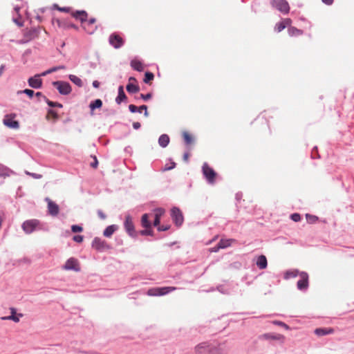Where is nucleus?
Wrapping results in <instances>:
<instances>
[{
  "label": "nucleus",
  "mask_w": 354,
  "mask_h": 354,
  "mask_svg": "<svg viewBox=\"0 0 354 354\" xmlns=\"http://www.w3.org/2000/svg\"><path fill=\"white\" fill-rule=\"evenodd\" d=\"M71 230L74 233L80 232L83 230V228L80 225H73L71 226Z\"/></svg>",
  "instance_id": "79ce46f5"
},
{
  "label": "nucleus",
  "mask_w": 354,
  "mask_h": 354,
  "mask_svg": "<svg viewBox=\"0 0 354 354\" xmlns=\"http://www.w3.org/2000/svg\"><path fill=\"white\" fill-rule=\"evenodd\" d=\"M93 86L94 88H99V86H100V82H99L98 81H97V80L93 81Z\"/></svg>",
  "instance_id": "680f3d73"
},
{
  "label": "nucleus",
  "mask_w": 354,
  "mask_h": 354,
  "mask_svg": "<svg viewBox=\"0 0 354 354\" xmlns=\"http://www.w3.org/2000/svg\"><path fill=\"white\" fill-rule=\"evenodd\" d=\"M273 323L274 324H276V325L283 326V327H284L286 329L289 328V327H288V326L287 324H286L285 323H283V322H282L281 321H274Z\"/></svg>",
  "instance_id": "3c124183"
},
{
  "label": "nucleus",
  "mask_w": 354,
  "mask_h": 354,
  "mask_svg": "<svg viewBox=\"0 0 354 354\" xmlns=\"http://www.w3.org/2000/svg\"><path fill=\"white\" fill-rule=\"evenodd\" d=\"M39 33V30L36 28H31L30 30H26L24 32V40L22 43H26L28 41H30L38 36Z\"/></svg>",
  "instance_id": "2eb2a0df"
},
{
  "label": "nucleus",
  "mask_w": 354,
  "mask_h": 354,
  "mask_svg": "<svg viewBox=\"0 0 354 354\" xmlns=\"http://www.w3.org/2000/svg\"><path fill=\"white\" fill-rule=\"evenodd\" d=\"M106 245V242L98 237L94 238L92 241V247L97 250H103Z\"/></svg>",
  "instance_id": "6ab92c4d"
},
{
  "label": "nucleus",
  "mask_w": 354,
  "mask_h": 354,
  "mask_svg": "<svg viewBox=\"0 0 354 354\" xmlns=\"http://www.w3.org/2000/svg\"><path fill=\"white\" fill-rule=\"evenodd\" d=\"M44 100L48 104V105L50 107H62V104L58 103V102H54L50 100H49L46 97H44Z\"/></svg>",
  "instance_id": "e433bc0d"
},
{
  "label": "nucleus",
  "mask_w": 354,
  "mask_h": 354,
  "mask_svg": "<svg viewBox=\"0 0 354 354\" xmlns=\"http://www.w3.org/2000/svg\"><path fill=\"white\" fill-rule=\"evenodd\" d=\"M68 77L69 80L77 86L82 87L83 86V82L82 80L77 76L75 75H69Z\"/></svg>",
  "instance_id": "7c9ffc66"
},
{
  "label": "nucleus",
  "mask_w": 354,
  "mask_h": 354,
  "mask_svg": "<svg viewBox=\"0 0 354 354\" xmlns=\"http://www.w3.org/2000/svg\"><path fill=\"white\" fill-rule=\"evenodd\" d=\"M124 226L126 232L128 233V234L131 236H136V231L134 225L132 221V218L130 215H127L125 216V221L124 223Z\"/></svg>",
  "instance_id": "9d476101"
},
{
  "label": "nucleus",
  "mask_w": 354,
  "mask_h": 354,
  "mask_svg": "<svg viewBox=\"0 0 354 354\" xmlns=\"http://www.w3.org/2000/svg\"><path fill=\"white\" fill-rule=\"evenodd\" d=\"M261 338L266 340H276L281 343H283L285 339V337L283 335L274 333H264L261 336Z\"/></svg>",
  "instance_id": "f8f14e48"
},
{
  "label": "nucleus",
  "mask_w": 354,
  "mask_h": 354,
  "mask_svg": "<svg viewBox=\"0 0 354 354\" xmlns=\"http://www.w3.org/2000/svg\"><path fill=\"white\" fill-rule=\"evenodd\" d=\"M63 269L66 270L80 271V266L78 260L75 258H69L63 266Z\"/></svg>",
  "instance_id": "6e6552de"
},
{
  "label": "nucleus",
  "mask_w": 354,
  "mask_h": 354,
  "mask_svg": "<svg viewBox=\"0 0 354 354\" xmlns=\"http://www.w3.org/2000/svg\"><path fill=\"white\" fill-rule=\"evenodd\" d=\"M73 16L81 22H84L87 19V13L84 10L76 11L73 14Z\"/></svg>",
  "instance_id": "5701e85b"
},
{
  "label": "nucleus",
  "mask_w": 354,
  "mask_h": 354,
  "mask_svg": "<svg viewBox=\"0 0 354 354\" xmlns=\"http://www.w3.org/2000/svg\"><path fill=\"white\" fill-rule=\"evenodd\" d=\"M299 277L300 279L297 283V287L301 291H306L308 288V274L305 272H301Z\"/></svg>",
  "instance_id": "1a4fd4ad"
},
{
  "label": "nucleus",
  "mask_w": 354,
  "mask_h": 354,
  "mask_svg": "<svg viewBox=\"0 0 354 354\" xmlns=\"http://www.w3.org/2000/svg\"><path fill=\"white\" fill-rule=\"evenodd\" d=\"M97 214L100 218H102V219L106 218V215L101 210H98Z\"/></svg>",
  "instance_id": "4d7b16f0"
},
{
  "label": "nucleus",
  "mask_w": 354,
  "mask_h": 354,
  "mask_svg": "<svg viewBox=\"0 0 354 354\" xmlns=\"http://www.w3.org/2000/svg\"><path fill=\"white\" fill-rule=\"evenodd\" d=\"M58 9L61 11L66 12L69 11V8H67V7L59 8Z\"/></svg>",
  "instance_id": "0e129e2a"
},
{
  "label": "nucleus",
  "mask_w": 354,
  "mask_h": 354,
  "mask_svg": "<svg viewBox=\"0 0 354 354\" xmlns=\"http://www.w3.org/2000/svg\"><path fill=\"white\" fill-rule=\"evenodd\" d=\"M48 114L52 115L53 117H57V113L51 109L48 111Z\"/></svg>",
  "instance_id": "69168bd1"
},
{
  "label": "nucleus",
  "mask_w": 354,
  "mask_h": 354,
  "mask_svg": "<svg viewBox=\"0 0 354 354\" xmlns=\"http://www.w3.org/2000/svg\"><path fill=\"white\" fill-rule=\"evenodd\" d=\"M235 240L230 239H221L218 245L221 249L226 248L231 245L232 242H234Z\"/></svg>",
  "instance_id": "c756f323"
},
{
  "label": "nucleus",
  "mask_w": 354,
  "mask_h": 354,
  "mask_svg": "<svg viewBox=\"0 0 354 354\" xmlns=\"http://www.w3.org/2000/svg\"><path fill=\"white\" fill-rule=\"evenodd\" d=\"M306 217L308 222L310 223H314L318 220V218L316 216L310 215L308 214H307L306 215Z\"/></svg>",
  "instance_id": "ea45409f"
},
{
  "label": "nucleus",
  "mask_w": 354,
  "mask_h": 354,
  "mask_svg": "<svg viewBox=\"0 0 354 354\" xmlns=\"http://www.w3.org/2000/svg\"><path fill=\"white\" fill-rule=\"evenodd\" d=\"M158 227V231H167L168 230L169 228H170V225H158L157 226Z\"/></svg>",
  "instance_id": "a18cd8bd"
},
{
  "label": "nucleus",
  "mask_w": 354,
  "mask_h": 354,
  "mask_svg": "<svg viewBox=\"0 0 354 354\" xmlns=\"http://www.w3.org/2000/svg\"><path fill=\"white\" fill-rule=\"evenodd\" d=\"M109 44L115 48H119L122 46L124 41L122 38L118 35L113 33L109 36Z\"/></svg>",
  "instance_id": "ddd939ff"
},
{
  "label": "nucleus",
  "mask_w": 354,
  "mask_h": 354,
  "mask_svg": "<svg viewBox=\"0 0 354 354\" xmlns=\"http://www.w3.org/2000/svg\"><path fill=\"white\" fill-rule=\"evenodd\" d=\"M13 21L16 24H17L19 26H23V22L21 21L20 17H13Z\"/></svg>",
  "instance_id": "49530a36"
},
{
  "label": "nucleus",
  "mask_w": 354,
  "mask_h": 354,
  "mask_svg": "<svg viewBox=\"0 0 354 354\" xmlns=\"http://www.w3.org/2000/svg\"><path fill=\"white\" fill-rule=\"evenodd\" d=\"M299 272L297 270H289L287 271L285 274L286 279L294 278L297 276H299Z\"/></svg>",
  "instance_id": "72a5a7b5"
},
{
  "label": "nucleus",
  "mask_w": 354,
  "mask_h": 354,
  "mask_svg": "<svg viewBox=\"0 0 354 354\" xmlns=\"http://www.w3.org/2000/svg\"><path fill=\"white\" fill-rule=\"evenodd\" d=\"M35 95L38 97V98H42L44 100V97H46L45 95H44L41 92H37L36 93Z\"/></svg>",
  "instance_id": "e2e57ef3"
},
{
  "label": "nucleus",
  "mask_w": 354,
  "mask_h": 354,
  "mask_svg": "<svg viewBox=\"0 0 354 354\" xmlns=\"http://www.w3.org/2000/svg\"><path fill=\"white\" fill-rule=\"evenodd\" d=\"M73 239L77 243H81L83 241V236L82 235H75L73 236Z\"/></svg>",
  "instance_id": "de8ad7c7"
},
{
  "label": "nucleus",
  "mask_w": 354,
  "mask_h": 354,
  "mask_svg": "<svg viewBox=\"0 0 354 354\" xmlns=\"http://www.w3.org/2000/svg\"><path fill=\"white\" fill-rule=\"evenodd\" d=\"M129 109L131 113L138 112V107L133 104H130L129 106Z\"/></svg>",
  "instance_id": "603ef678"
},
{
  "label": "nucleus",
  "mask_w": 354,
  "mask_h": 354,
  "mask_svg": "<svg viewBox=\"0 0 354 354\" xmlns=\"http://www.w3.org/2000/svg\"><path fill=\"white\" fill-rule=\"evenodd\" d=\"M153 78H154V75H153V74L152 73H151V72H146L145 74L144 82H145V83L148 84L151 80H153Z\"/></svg>",
  "instance_id": "c9c22d12"
},
{
  "label": "nucleus",
  "mask_w": 354,
  "mask_h": 354,
  "mask_svg": "<svg viewBox=\"0 0 354 354\" xmlns=\"http://www.w3.org/2000/svg\"><path fill=\"white\" fill-rule=\"evenodd\" d=\"M45 201L48 203L49 214L52 216H57L59 213V206L48 197L45 198Z\"/></svg>",
  "instance_id": "dca6fc26"
},
{
  "label": "nucleus",
  "mask_w": 354,
  "mask_h": 354,
  "mask_svg": "<svg viewBox=\"0 0 354 354\" xmlns=\"http://www.w3.org/2000/svg\"><path fill=\"white\" fill-rule=\"evenodd\" d=\"M142 226L145 228H150L151 224L149 221V215L147 214H145L142 216L141 218Z\"/></svg>",
  "instance_id": "c85d7f7f"
},
{
  "label": "nucleus",
  "mask_w": 354,
  "mask_h": 354,
  "mask_svg": "<svg viewBox=\"0 0 354 354\" xmlns=\"http://www.w3.org/2000/svg\"><path fill=\"white\" fill-rule=\"evenodd\" d=\"M334 330L332 328H318L315 330V333L318 336H324L333 334Z\"/></svg>",
  "instance_id": "412c9836"
},
{
  "label": "nucleus",
  "mask_w": 354,
  "mask_h": 354,
  "mask_svg": "<svg viewBox=\"0 0 354 354\" xmlns=\"http://www.w3.org/2000/svg\"><path fill=\"white\" fill-rule=\"evenodd\" d=\"M28 82V85L33 88H40L42 86V80L40 78V75L39 74L30 77Z\"/></svg>",
  "instance_id": "4468645a"
},
{
  "label": "nucleus",
  "mask_w": 354,
  "mask_h": 354,
  "mask_svg": "<svg viewBox=\"0 0 354 354\" xmlns=\"http://www.w3.org/2000/svg\"><path fill=\"white\" fill-rule=\"evenodd\" d=\"M131 66L137 71H142L144 70V66L142 63L138 59H133L131 62Z\"/></svg>",
  "instance_id": "a878e982"
},
{
  "label": "nucleus",
  "mask_w": 354,
  "mask_h": 354,
  "mask_svg": "<svg viewBox=\"0 0 354 354\" xmlns=\"http://www.w3.org/2000/svg\"><path fill=\"white\" fill-rule=\"evenodd\" d=\"M39 221L37 219L27 220L22 223L21 227L26 234H31L36 230Z\"/></svg>",
  "instance_id": "20e7f679"
},
{
  "label": "nucleus",
  "mask_w": 354,
  "mask_h": 354,
  "mask_svg": "<svg viewBox=\"0 0 354 354\" xmlns=\"http://www.w3.org/2000/svg\"><path fill=\"white\" fill-rule=\"evenodd\" d=\"M15 114H8L6 115L3 123L5 126L10 129H17L19 128V123L15 120Z\"/></svg>",
  "instance_id": "39448f33"
},
{
  "label": "nucleus",
  "mask_w": 354,
  "mask_h": 354,
  "mask_svg": "<svg viewBox=\"0 0 354 354\" xmlns=\"http://www.w3.org/2000/svg\"><path fill=\"white\" fill-rule=\"evenodd\" d=\"M270 4L283 14H288L289 12L290 6L286 0H270Z\"/></svg>",
  "instance_id": "7ed1b4c3"
},
{
  "label": "nucleus",
  "mask_w": 354,
  "mask_h": 354,
  "mask_svg": "<svg viewBox=\"0 0 354 354\" xmlns=\"http://www.w3.org/2000/svg\"><path fill=\"white\" fill-rule=\"evenodd\" d=\"M127 91L129 93H138L139 91H140V88L138 85H135V84H131V83H129L127 85Z\"/></svg>",
  "instance_id": "473e14b6"
},
{
  "label": "nucleus",
  "mask_w": 354,
  "mask_h": 354,
  "mask_svg": "<svg viewBox=\"0 0 354 354\" xmlns=\"http://www.w3.org/2000/svg\"><path fill=\"white\" fill-rule=\"evenodd\" d=\"M26 174L33 177L34 178H36V179H39L41 178V174H35V173H30V172H28V171H26Z\"/></svg>",
  "instance_id": "09e8293b"
},
{
  "label": "nucleus",
  "mask_w": 354,
  "mask_h": 354,
  "mask_svg": "<svg viewBox=\"0 0 354 354\" xmlns=\"http://www.w3.org/2000/svg\"><path fill=\"white\" fill-rule=\"evenodd\" d=\"M176 289V287H157L148 290L147 295L149 296H162L165 295Z\"/></svg>",
  "instance_id": "f03ea898"
},
{
  "label": "nucleus",
  "mask_w": 354,
  "mask_h": 354,
  "mask_svg": "<svg viewBox=\"0 0 354 354\" xmlns=\"http://www.w3.org/2000/svg\"><path fill=\"white\" fill-rule=\"evenodd\" d=\"M218 290L222 293H226V291L224 290L223 289V286H218L217 288Z\"/></svg>",
  "instance_id": "774afa93"
},
{
  "label": "nucleus",
  "mask_w": 354,
  "mask_h": 354,
  "mask_svg": "<svg viewBox=\"0 0 354 354\" xmlns=\"http://www.w3.org/2000/svg\"><path fill=\"white\" fill-rule=\"evenodd\" d=\"M290 218L295 222H298L301 220V216L298 213H294V214H291Z\"/></svg>",
  "instance_id": "c03bdc74"
},
{
  "label": "nucleus",
  "mask_w": 354,
  "mask_h": 354,
  "mask_svg": "<svg viewBox=\"0 0 354 354\" xmlns=\"http://www.w3.org/2000/svg\"><path fill=\"white\" fill-rule=\"evenodd\" d=\"M203 174L209 184H214L215 183L217 174L210 167L207 162H204L202 167Z\"/></svg>",
  "instance_id": "f257e3e1"
},
{
  "label": "nucleus",
  "mask_w": 354,
  "mask_h": 354,
  "mask_svg": "<svg viewBox=\"0 0 354 354\" xmlns=\"http://www.w3.org/2000/svg\"><path fill=\"white\" fill-rule=\"evenodd\" d=\"M183 138L187 145H189L192 142L193 139L192 136L187 132H183Z\"/></svg>",
  "instance_id": "4c0bfd02"
},
{
  "label": "nucleus",
  "mask_w": 354,
  "mask_h": 354,
  "mask_svg": "<svg viewBox=\"0 0 354 354\" xmlns=\"http://www.w3.org/2000/svg\"><path fill=\"white\" fill-rule=\"evenodd\" d=\"M227 351L225 343H220L216 346L212 344V354H227Z\"/></svg>",
  "instance_id": "f3484780"
},
{
  "label": "nucleus",
  "mask_w": 354,
  "mask_h": 354,
  "mask_svg": "<svg viewBox=\"0 0 354 354\" xmlns=\"http://www.w3.org/2000/svg\"><path fill=\"white\" fill-rule=\"evenodd\" d=\"M212 344L209 342H202L194 347L196 354H212Z\"/></svg>",
  "instance_id": "0eeeda50"
},
{
  "label": "nucleus",
  "mask_w": 354,
  "mask_h": 354,
  "mask_svg": "<svg viewBox=\"0 0 354 354\" xmlns=\"http://www.w3.org/2000/svg\"><path fill=\"white\" fill-rule=\"evenodd\" d=\"M5 70V65H1L0 66V77L1 76V75L3 74V71Z\"/></svg>",
  "instance_id": "338daca9"
},
{
  "label": "nucleus",
  "mask_w": 354,
  "mask_h": 354,
  "mask_svg": "<svg viewBox=\"0 0 354 354\" xmlns=\"http://www.w3.org/2000/svg\"><path fill=\"white\" fill-rule=\"evenodd\" d=\"M220 249H221V248H220V245L218 244L215 247L212 248L210 249V252H217Z\"/></svg>",
  "instance_id": "864d4df0"
},
{
  "label": "nucleus",
  "mask_w": 354,
  "mask_h": 354,
  "mask_svg": "<svg viewBox=\"0 0 354 354\" xmlns=\"http://www.w3.org/2000/svg\"><path fill=\"white\" fill-rule=\"evenodd\" d=\"M53 84L62 95H68L71 92V86L68 82L63 81L53 82Z\"/></svg>",
  "instance_id": "423d86ee"
},
{
  "label": "nucleus",
  "mask_w": 354,
  "mask_h": 354,
  "mask_svg": "<svg viewBox=\"0 0 354 354\" xmlns=\"http://www.w3.org/2000/svg\"><path fill=\"white\" fill-rule=\"evenodd\" d=\"M140 234L142 235H148V236H152L153 235V231L149 228H145V230L140 231Z\"/></svg>",
  "instance_id": "37998d69"
},
{
  "label": "nucleus",
  "mask_w": 354,
  "mask_h": 354,
  "mask_svg": "<svg viewBox=\"0 0 354 354\" xmlns=\"http://www.w3.org/2000/svg\"><path fill=\"white\" fill-rule=\"evenodd\" d=\"M288 32L289 35H290V36L298 35H301L302 33L301 30L297 29V28L292 27V26L288 28Z\"/></svg>",
  "instance_id": "f704fd0d"
},
{
  "label": "nucleus",
  "mask_w": 354,
  "mask_h": 354,
  "mask_svg": "<svg viewBox=\"0 0 354 354\" xmlns=\"http://www.w3.org/2000/svg\"><path fill=\"white\" fill-rule=\"evenodd\" d=\"M146 109H147V106L146 105H142L138 107V112L141 113L142 110L146 111Z\"/></svg>",
  "instance_id": "bf43d9fd"
},
{
  "label": "nucleus",
  "mask_w": 354,
  "mask_h": 354,
  "mask_svg": "<svg viewBox=\"0 0 354 354\" xmlns=\"http://www.w3.org/2000/svg\"><path fill=\"white\" fill-rule=\"evenodd\" d=\"M155 212V218L153 221L154 226H158L160 222L161 216L165 214V210L163 208L158 207L154 209Z\"/></svg>",
  "instance_id": "aec40b11"
},
{
  "label": "nucleus",
  "mask_w": 354,
  "mask_h": 354,
  "mask_svg": "<svg viewBox=\"0 0 354 354\" xmlns=\"http://www.w3.org/2000/svg\"><path fill=\"white\" fill-rule=\"evenodd\" d=\"M98 161L97 158L94 156V162L91 163V166L93 168H96L97 167Z\"/></svg>",
  "instance_id": "5fc2aeb1"
},
{
  "label": "nucleus",
  "mask_w": 354,
  "mask_h": 354,
  "mask_svg": "<svg viewBox=\"0 0 354 354\" xmlns=\"http://www.w3.org/2000/svg\"><path fill=\"white\" fill-rule=\"evenodd\" d=\"M127 98L126 95L124 92V88L122 86H120L118 88V95L115 99V102L118 104H120L123 100Z\"/></svg>",
  "instance_id": "bb28decb"
},
{
  "label": "nucleus",
  "mask_w": 354,
  "mask_h": 354,
  "mask_svg": "<svg viewBox=\"0 0 354 354\" xmlns=\"http://www.w3.org/2000/svg\"><path fill=\"white\" fill-rule=\"evenodd\" d=\"M282 23H284V24H286V27L290 25L292 21L290 19H285L283 20V21H281Z\"/></svg>",
  "instance_id": "6e6d98bb"
},
{
  "label": "nucleus",
  "mask_w": 354,
  "mask_h": 354,
  "mask_svg": "<svg viewBox=\"0 0 354 354\" xmlns=\"http://www.w3.org/2000/svg\"><path fill=\"white\" fill-rule=\"evenodd\" d=\"M285 28H286V24H284V23H282V22H279V23L277 24L275 27H274L275 30L277 32H281Z\"/></svg>",
  "instance_id": "a19ab883"
},
{
  "label": "nucleus",
  "mask_w": 354,
  "mask_h": 354,
  "mask_svg": "<svg viewBox=\"0 0 354 354\" xmlns=\"http://www.w3.org/2000/svg\"><path fill=\"white\" fill-rule=\"evenodd\" d=\"M12 173V171L8 167L0 165V178H6L7 176H9Z\"/></svg>",
  "instance_id": "cd10ccee"
},
{
  "label": "nucleus",
  "mask_w": 354,
  "mask_h": 354,
  "mask_svg": "<svg viewBox=\"0 0 354 354\" xmlns=\"http://www.w3.org/2000/svg\"><path fill=\"white\" fill-rule=\"evenodd\" d=\"M151 93H147V94H140V97L145 100V101H147L148 100H149L151 97Z\"/></svg>",
  "instance_id": "8fccbe9b"
},
{
  "label": "nucleus",
  "mask_w": 354,
  "mask_h": 354,
  "mask_svg": "<svg viewBox=\"0 0 354 354\" xmlns=\"http://www.w3.org/2000/svg\"><path fill=\"white\" fill-rule=\"evenodd\" d=\"M322 2L326 5H331L333 3L334 0H322Z\"/></svg>",
  "instance_id": "052dcab7"
},
{
  "label": "nucleus",
  "mask_w": 354,
  "mask_h": 354,
  "mask_svg": "<svg viewBox=\"0 0 354 354\" xmlns=\"http://www.w3.org/2000/svg\"><path fill=\"white\" fill-rule=\"evenodd\" d=\"M171 216L177 226H180L183 223L182 212L178 207H173L171 211Z\"/></svg>",
  "instance_id": "9b49d317"
},
{
  "label": "nucleus",
  "mask_w": 354,
  "mask_h": 354,
  "mask_svg": "<svg viewBox=\"0 0 354 354\" xmlns=\"http://www.w3.org/2000/svg\"><path fill=\"white\" fill-rule=\"evenodd\" d=\"M116 225H111L105 228L103 232V235L106 237H111L112 234L118 230Z\"/></svg>",
  "instance_id": "b1692460"
},
{
  "label": "nucleus",
  "mask_w": 354,
  "mask_h": 354,
  "mask_svg": "<svg viewBox=\"0 0 354 354\" xmlns=\"http://www.w3.org/2000/svg\"><path fill=\"white\" fill-rule=\"evenodd\" d=\"M257 266L259 269H265L267 268L268 261L267 259L264 255H261L257 258Z\"/></svg>",
  "instance_id": "4be33fe9"
},
{
  "label": "nucleus",
  "mask_w": 354,
  "mask_h": 354,
  "mask_svg": "<svg viewBox=\"0 0 354 354\" xmlns=\"http://www.w3.org/2000/svg\"><path fill=\"white\" fill-rule=\"evenodd\" d=\"M102 106V102L100 99H97V100L91 102L89 104V107H90L91 111H93L95 109L100 108Z\"/></svg>",
  "instance_id": "2f4dec72"
},
{
  "label": "nucleus",
  "mask_w": 354,
  "mask_h": 354,
  "mask_svg": "<svg viewBox=\"0 0 354 354\" xmlns=\"http://www.w3.org/2000/svg\"><path fill=\"white\" fill-rule=\"evenodd\" d=\"M10 313L11 315L6 317H2V320H12L16 323L19 322V318L23 317V315L21 313H19L16 315V310L14 308H10Z\"/></svg>",
  "instance_id": "a211bd4d"
},
{
  "label": "nucleus",
  "mask_w": 354,
  "mask_h": 354,
  "mask_svg": "<svg viewBox=\"0 0 354 354\" xmlns=\"http://www.w3.org/2000/svg\"><path fill=\"white\" fill-rule=\"evenodd\" d=\"M140 123L138 122H135L133 123V127L134 129H138L140 127Z\"/></svg>",
  "instance_id": "13d9d810"
},
{
  "label": "nucleus",
  "mask_w": 354,
  "mask_h": 354,
  "mask_svg": "<svg viewBox=\"0 0 354 354\" xmlns=\"http://www.w3.org/2000/svg\"><path fill=\"white\" fill-rule=\"evenodd\" d=\"M169 143V137L167 134H162L158 138V144L161 147H166Z\"/></svg>",
  "instance_id": "393cba45"
},
{
  "label": "nucleus",
  "mask_w": 354,
  "mask_h": 354,
  "mask_svg": "<svg viewBox=\"0 0 354 354\" xmlns=\"http://www.w3.org/2000/svg\"><path fill=\"white\" fill-rule=\"evenodd\" d=\"M24 93L26 94L28 97H32L34 95V91L30 89H24L23 91H19L17 92V94Z\"/></svg>",
  "instance_id": "58836bf2"
}]
</instances>
